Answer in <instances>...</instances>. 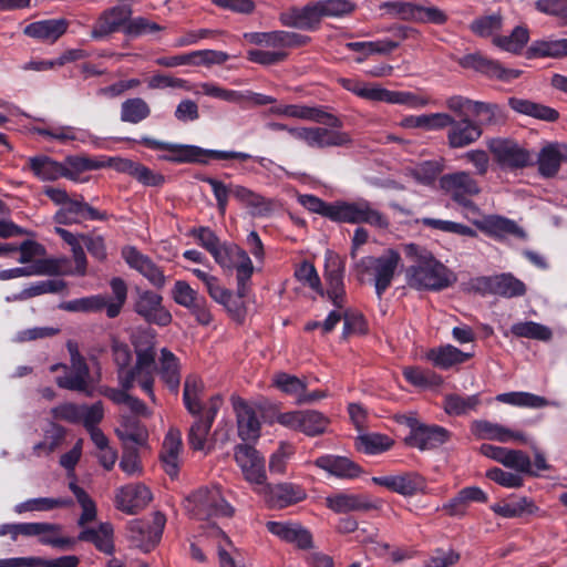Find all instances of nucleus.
I'll list each match as a JSON object with an SVG mask.
<instances>
[{"mask_svg":"<svg viewBox=\"0 0 567 567\" xmlns=\"http://www.w3.org/2000/svg\"><path fill=\"white\" fill-rule=\"evenodd\" d=\"M404 251L414 264L406 269L408 285L417 290L439 291L450 287L455 277L434 256L414 244L405 245Z\"/></svg>","mask_w":567,"mask_h":567,"instance_id":"f257e3e1","label":"nucleus"},{"mask_svg":"<svg viewBox=\"0 0 567 567\" xmlns=\"http://www.w3.org/2000/svg\"><path fill=\"white\" fill-rule=\"evenodd\" d=\"M336 223L369 224L373 227L385 229L389 227L386 215L378 210L369 200L360 198L353 202H336Z\"/></svg>","mask_w":567,"mask_h":567,"instance_id":"f03ea898","label":"nucleus"},{"mask_svg":"<svg viewBox=\"0 0 567 567\" xmlns=\"http://www.w3.org/2000/svg\"><path fill=\"white\" fill-rule=\"evenodd\" d=\"M112 350L120 385L124 388L137 385L153 402H156L154 379H150V382L144 384V377H142V370L137 369V361L133 365L131 364L133 358L130 347L125 343L114 342Z\"/></svg>","mask_w":567,"mask_h":567,"instance_id":"7ed1b4c3","label":"nucleus"},{"mask_svg":"<svg viewBox=\"0 0 567 567\" xmlns=\"http://www.w3.org/2000/svg\"><path fill=\"white\" fill-rule=\"evenodd\" d=\"M187 509L197 519L230 517L234 508L223 497L218 487L199 488L187 498Z\"/></svg>","mask_w":567,"mask_h":567,"instance_id":"20e7f679","label":"nucleus"},{"mask_svg":"<svg viewBox=\"0 0 567 567\" xmlns=\"http://www.w3.org/2000/svg\"><path fill=\"white\" fill-rule=\"evenodd\" d=\"M224 269L237 271V293L243 298L247 293L246 284L254 272L252 262L247 252L235 244H220L212 255Z\"/></svg>","mask_w":567,"mask_h":567,"instance_id":"39448f33","label":"nucleus"},{"mask_svg":"<svg viewBox=\"0 0 567 567\" xmlns=\"http://www.w3.org/2000/svg\"><path fill=\"white\" fill-rule=\"evenodd\" d=\"M234 458L243 476L255 492L266 488L267 473L264 456L251 445L238 444L234 449Z\"/></svg>","mask_w":567,"mask_h":567,"instance_id":"423d86ee","label":"nucleus"},{"mask_svg":"<svg viewBox=\"0 0 567 567\" xmlns=\"http://www.w3.org/2000/svg\"><path fill=\"white\" fill-rule=\"evenodd\" d=\"M439 183L445 195L467 208L473 207L472 198L481 193L478 182L465 171L444 174Z\"/></svg>","mask_w":567,"mask_h":567,"instance_id":"0eeeda50","label":"nucleus"},{"mask_svg":"<svg viewBox=\"0 0 567 567\" xmlns=\"http://www.w3.org/2000/svg\"><path fill=\"white\" fill-rule=\"evenodd\" d=\"M401 261L398 251L386 250L379 257H365L360 260V266L374 278L375 292L379 298L391 286L396 268Z\"/></svg>","mask_w":567,"mask_h":567,"instance_id":"6e6552de","label":"nucleus"},{"mask_svg":"<svg viewBox=\"0 0 567 567\" xmlns=\"http://www.w3.org/2000/svg\"><path fill=\"white\" fill-rule=\"evenodd\" d=\"M339 127L323 126H300L298 130H290V136L303 142L311 148L342 147L351 143V136Z\"/></svg>","mask_w":567,"mask_h":567,"instance_id":"1a4fd4ad","label":"nucleus"},{"mask_svg":"<svg viewBox=\"0 0 567 567\" xmlns=\"http://www.w3.org/2000/svg\"><path fill=\"white\" fill-rule=\"evenodd\" d=\"M133 141L150 150L159 151L158 159L175 164H200V155L204 153L203 148L196 145L164 142L148 136H142L140 140Z\"/></svg>","mask_w":567,"mask_h":567,"instance_id":"9d476101","label":"nucleus"},{"mask_svg":"<svg viewBox=\"0 0 567 567\" xmlns=\"http://www.w3.org/2000/svg\"><path fill=\"white\" fill-rule=\"evenodd\" d=\"M166 517L155 512L152 519H134L128 523L127 530L132 542L143 551H150L161 540Z\"/></svg>","mask_w":567,"mask_h":567,"instance_id":"9b49d317","label":"nucleus"},{"mask_svg":"<svg viewBox=\"0 0 567 567\" xmlns=\"http://www.w3.org/2000/svg\"><path fill=\"white\" fill-rule=\"evenodd\" d=\"M69 274H72V271L70 260L66 257L41 258L30 266L1 270L0 280L32 276H69Z\"/></svg>","mask_w":567,"mask_h":567,"instance_id":"f8f14e48","label":"nucleus"},{"mask_svg":"<svg viewBox=\"0 0 567 567\" xmlns=\"http://www.w3.org/2000/svg\"><path fill=\"white\" fill-rule=\"evenodd\" d=\"M277 421L288 429L300 431L309 436L323 433L329 424L328 417L316 410L281 413Z\"/></svg>","mask_w":567,"mask_h":567,"instance_id":"ddd939ff","label":"nucleus"},{"mask_svg":"<svg viewBox=\"0 0 567 567\" xmlns=\"http://www.w3.org/2000/svg\"><path fill=\"white\" fill-rule=\"evenodd\" d=\"M372 482L405 497H412L420 493L425 494L427 487L426 480L416 472L373 476Z\"/></svg>","mask_w":567,"mask_h":567,"instance_id":"4468645a","label":"nucleus"},{"mask_svg":"<svg viewBox=\"0 0 567 567\" xmlns=\"http://www.w3.org/2000/svg\"><path fill=\"white\" fill-rule=\"evenodd\" d=\"M134 310L148 323L166 327L172 322V315L163 306L162 296L152 290H137Z\"/></svg>","mask_w":567,"mask_h":567,"instance_id":"2eb2a0df","label":"nucleus"},{"mask_svg":"<svg viewBox=\"0 0 567 567\" xmlns=\"http://www.w3.org/2000/svg\"><path fill=\"white\" fill-rule=\"evenodd\" d=\"M132 343L137 358V369L142 370L145 384L150 379H154L156 334L151 329L138 330L132 336Z\"/></svg>","mask_w":567,"mask_h":567,"instance_id":"dca6fc26","label":"nucleus"},{"mask_svg":"<svg viewBox=\"0 0 567 567\" xmlns=\"http://www.w3.org/2000/svg\"><path fill=\"white\" fill-rule=\"evenodd\" d=\"M487 146L504 168H523L532 163L530 153L511 140L493 138Z\"/></svg>","mask_w":567,"mask_h":567,"instance_id":"f3484780","label":"nucleus"},{"mask_svg":"<svg viewBox=\"0 0 567 567\" xmlns=\"http://www.w3.org/2000/svg\"><path fill=\"white\" fill-rule=\"evenodd\" d=\"M344 266L337 256H329L326 259L324 281L327 289L324 296L336 308L342 309L347 302L344 288Z\"/></svg>","mask_w":567,"mask_h":567,"instance_id":"a211bd4d","label":"nucleus"},{"mask_svg":"<svg viewBox=\"0 0 567 567\" xmlns=\"http://www.w3.org/2000/svg\"><path fill=\"white\" fill-rule=\"evenodd\" d=\"M460 65L466 69H473L489 78L497 79L503 82H511L519 78L520 70L507 69L498 61L488 59L480 52L470 53L462 56L458 61Z\"/></svg>","mask_w":567,"mask_h":567,"instance_id":"6ab92c4d","label":"nucleus"},{"mask_svg":"<svg viewBox=\"0 0 567 567\" xmlns=\"http://www.w3.org/2000/svg\"><path fill=\"white\" fill-rule=\"evenodd\" d=\"M150 488L142 483H131L115 493V506L123 513L133 515L144 509L152 501Z\"/></svg>","mask_w":567,"mask_h":567,"instance_id":"aec40b11","label":"nucleus"},{"mask_svg":"<svg viewBox=\"0 0 567 567\" xmlns=\"http://www.w3.org/2000/svg\"><path fill=\"white\" fill-rule=\"evenodd\" d=\"M477 289L504 298L522 297L526 293L525 284L512 274L482 277L477 280Z\"/></svg>","mask_w":567,"mask_h":567,"instance_id":"412c9836","label":"nucleus"},{"mask_svg":"<svg viewBox=\"0 0 567 567\" xmlns=\"http://www.w3.org/2000/svg\"><path fill=\"white\" fill-rule=\"evenodd\" d=\"M122 256L126 264L145 277L154 287L161 289L166 284L163 270L146 255H143L135 247H125Z\"/></svg>","mask_w":567,"mask_h":567,"instance_id":"4be33fe9","label":"nucleus"},{"mask_svg":"<svg viewBox=\"0 0 567 567\" xmlns=\"http://www.w3.org/2000/svg\"><path fill=\"white\" fill-rule=\"evenodd\" d=\"M132 16V8L130 4H117L109 10H105L96 21L91 35L93 39H101L110 33L117 31L130 22Z\"/></svg>","mask_w":567,"mask_h":567,"instance_id":"5701e85b","label":"nucleus"},{"mask_svg":"<svg viewBox=\"0 0 567 567\" xmlns=\"http://www.w3.org/2000/svg\"><path fill=\"white\" fill-rule=\"evenodd\" d=\"M261 494L266 502L276 508H285L302 502L307 497L306 491L299 485L291 483H281L270 486L266 482V488L258 492Z\"/></svg>","mask_w":567,"mask_h":567,"instance_id":"b1692460","label":"nucleus"},{"mask_svg":"<svg viewBox=\"0 0 567 567\" xmlns=\"http://www.w3.org/2000/svg\"><path fill=\"white\" fill-rule=\"evenodd\" d=\"M71 352V370L63 377L56 378L60 388L87 392L90 388V371L83 357L69 346Z\"/></svg>","mask_w":567,"mask_h":567,"instance_id":"393cba45","label":"nucleus"},{"mask_svg":"<svg viewBox=\"0 0 567 567\" xmlns=\"http://www.w3.org/2000/svg\"><path fill=\"white\" fill-rule=\"evenodd\" d=\"M266 527L269 533L284 542L296 545L300 549H309L313 546L311 533L296 522H268Z\"/></svg>","mask_w":567,"mask_h":567,"instance_id":"a878e982","label":"nucleus"},{"mask_svg":"<svg viewBox=\"0 0 567 567\" xmlns=\"http://www.w3.org/2000/svg\"><path fill=\"white\" fill-rule=\"evenodd\" d=\"M447 127L446 138L451 148H464L480 140L483 134L481 125L470 117L456 121L452 115V123Z\"/></svg>","mask_w":567,"mask_h":567,"instance_id":"bb28decb","label":"nucleus"},{"mask_svg":"<svg viewBox=\"0 0 567 567\" xmlns=\"http://www.w3.org/2000/svg\"><path fill=\"white\" fill-rule=\"evenodd\" d=\"M231 403L236 413L239 437L243 441L258 439L260 435V422L254 408L238 396H233Z\"/></svg>","mask_w":567,"mask_h":567,"instance_id":"cd10ccee","label":"nucleus"},{"mask_svg":"<svg viewBox=\"0 0 567 567\" xmlns=\"http://www.w3.org/2000/svg\"><path fill=\"white\" fill-rule=\"evenodd\" d=\"M450 437L449 431L439 425L422 423L413 434L405 437V443L420 451L432 450L444 444Z\"/></svg>","mask_w":567,"mask_h":567,"instance_id":"c85d7f7f","label":"nucleus"},{"mask_svg":"<svg viewBox=\"0 0 567 567\" xmlns=\"http://www.w3.org/2000/svg\"><path fill=\"white\" fill-rule=\"evenodd\" d=\"M154 363V373L156 372L162 382L172 391L177 393L181 384V361L167 348H162L159 355Z\"/></svg>","mask_w":567,"mask_h":567,"instance_id":"c756f323","label":"nucleus"},{"mask_svg":"<svg viewBox=\"0 0 567 567\" xmlns=\"http://www.w3.org/2000/svg\"><path fill=\"white\" fill-rule=\"evenodd\" d=\"M280 21L286 27L312 31L318 28L321 16L317 2H312L302 8H291L281 13Z\"/></svg>","mask_w":567,"mask_h":567,"instance_id":"7c9ffc66","label":"nucleus"},{"mask_svg":"<svg viewBox=\"0 0 567 567\" xmlns=\"http://www.w3.org/2000/svg\"><path fill=\"white\" fill-rule=\"evenodd\" d=\"M472 432L475 436L482 440H495L502 443L517 441L520 443H528L527 436L519 431H513L501 424L492 423L489 421H474L472 424Z\"/></svg>","mask_w":567,"mask_h":567,"instance_id":"2f4dec72","label":"nucleus"},{"mask_svg":"<svg viewBox=\"0 0 567 567\" xmlns=\"http://www.w3.org/2000/svg\"><path fill=\"white\" fill-rule=\"evenodd\" d=\"M68 25L65 19L41 20L28 24L23 33L41 42L54 43L66 32Z\"/></svg>","mask_w":567,"mask_h":567,"instance_id":"473e14b6","label":"nucleus"},{"mask_svg":"<svg viewBox=\"0 0 567 567\" xmlns=\"http://www.w3.org/2000/svg\"><path fill=\"white\" fill-rule=\"evenodd\" d=\"M231 195L254 217H265L271 212V202L250 188L235 185L231 187Z\"/></svg>","mask_w":567,"mask_h":567,"instance_id":"72a5a7b5","label":"nucleus"},{"mask_svg":"<svg viewBox=\"0 0 567 567\" xmlns=\"http://www.w3.org/2000/svg\"><path fill=\"white\" fill-rule=\"evenodd\" d=\"M219 398L212 399V406L205 416H200L196 420L188 432V444L196 451H203L206 446L207 436L213 425L215 415L219 408Z\"/></svg>","mask_w":567,"mask_h":567,"instance_id":"f704fd0d","label":"nucleus"},{"mask_svg":"<svg viewBox=\"0 0 567 567\" xmlns=\"http://www.w3.org/2000/svg\"><path fill=\"white\" fill-rule=\"evenodd\" d=\"M473 502H487L486 493L477 486L462 488L457 495L445 503L442 508L450 516H464L468 505Z\"/></svg>","mask_w":567,"mask_h":567,"instance_id":"c9c22d12","label":"nucleus"},{"mask_svg":"<svg viewBox=\"0 0 567 567\" xmlns=\"http://www.w3.org/2000/svg\"><path fill=\"white\" fill-rule=\"evenodd\" d=\"M315 465L339 478H353L360 474V467L343 456L323 455L315 461Z\"/></svg>","mask_w":567,"mask_h":567,"instance_id":"e433bc0d","label":"nucleus"},{"mask_svg":"<svg viewBox=\"0 0 567 567\" xmlns=\"http://www.w3.org/2000/svg\"><path fill=\"white\" fill-rule=\"evenodd\" d=\"M452 123L449 113H431L422 115H409L402 118L400 125L404 128H424L426 131L444 130Z\"/></svg>","mask_w":567,"mask_h":567,"instance_id":"4c0bfd02","label":"nucleus"},{"mask_svg":"<svg viewBox=\"0 0 567 567\" xmlns=\"http://www.w3.org/2000/svg\"><path fill=\"white\" fill-rule=\"evenodd\" d=\"M288 117L312 121L332 127L342 126V122L333 114L327 113L321 107H312L302 104H288Z\"/></svg>","mask_w":567,"mask_h":567,"instance_id":"58836bf2","label":"nucleus"},{"mask_svg":"<svg viewBox=\"0 0 567 567\" xmlns=\"http://www.w3.org/2000/svg\"><path fill=\"white\" fill-rule=\"evenodd\" d=\"M508 105L519 114L547 122H555L559 117V113L555 109L526 99L509 97Z\"/></svg>","mask_w":567,"mask_h":567,"instance_id":"ea45409f","label":"nucleus"},{"mask_svg":"<svg viewBox=\"0 0 567 567\" xmlns=\"http://www.w3.org/2000/svg\"><path fill=\"white\" fill-rule=\"evenodd\" d=\"M327 506L336 513H348L353 511H368L374 505L362 495L337 494L326 498Z\"/></svg>","mask_w":567,"mask_h":567,"instance_id":"a19ab883","label":"nucleus"},{"mask_svg":"<svg viewBox=\"0 0 567 567\" xmlns=\"http://www.w3.org/2000/svg\"><path fill=\"white\" fill-rule=\"evenodd\" d=\"M116 434L123 442L124 447L144 446L147 441L146 429L134 417H124L116 429Z\"/></svg>","mask_w":567,"mask_h":567,"instance_id":"79ce46f5","label":"nucleus"},{"mask_svg":"<svg viewBox=\"0 0 567 567\" xmlns=\"http://www.w3.org/2000/svg\"><path fill=\"white\" fill-rule=\"evenodd\" d=\"M204 383L196 374H189L184 382L183 401L186 410L193 415H199L203 411L202 396Z\"/></svg>","mask_w":567,"mask_h":567,"instance_id":"37998d69","label":"nucleus"},{"mask_svg":"<svg viewBox=\"0 0 567 567\" xmlns=\"http://www.w3.org/2000/svg\"><path fill=\"white\" fill-rule=\"evenodd\" d=\"M496 400L505 404L532 409H540L549 405L559 406V403L556 401H548L544 396L529 392L502 393L496 396Z\"/></svg>","mask_w":567,"mask_h":567,"instance_id":"c03bdc74","label":"nucleus"},{"mask_svg":"<svg viewBox=\"0 0 567 567\" xmlns=\"http://www.w3.org/2000/svg\"><path fill=\"white\" fill-rule=\"evenodd\" d=\"M563 162L560 144H548L538 154V171L544 177H553L558 173Z\"/></svg>","mask_w":567,"mask_h":567,"instance_id":"a18cd8bd","label":"nucleus"},{"mask_svg":"<svg viewBox=\"0 0 567 567\" xmlns=\"http://www.w3.org/2000/svg\"><path fill=\"white\" fill-rule=\"evenodd\" d=\"M38 534L39 543L59 549H70L75 545V539L62 535V526L53 523L41 522Z\"/></svg>","mask_w":567,"mask_h":567,"instance_id":"49530a36","label":"nucleus"},{"mask_svg":"<svg viewBox=\"0 0 567 567\" xmlns=\"http://www.w3.org/2000/svg\"><path fill=\"white\" fill-rule=\"evenodd\" d=\"M55 234H58L71 248L73 260L75 264V268L72 269L70 266V269L72 271L71 275H78V276H84L86 274V267H87V260L84 252V249L82 247L81 243V235L76 236L72 234L71 231L62 228V227H55L54 228Z\"/></svg>","mask_w":567,"mask_h":567,"instance_id":"de8ad7c7","label":"nucleus"},{"mask_svg":"<svg viewBox=\"0 0 567 567\" xmlns=\"http://www.w3.org/2000/svg\"><path fill=\"white\" fill-rule=\"evenodd\" d=\"M529 58L560 59L567 56V39L537 40L528 48Z\"/></svg>","mask_w":567,"mask_h":567,"instance_id":"09e8293b","label":"nucleus"},{"mask_svg":"<svg viewBox=\"0 0 567 567\" xmlns=\"http://www.w3.org/2000/svg\"><path fill=\"white\" fill-rule=\"evenodd\" d=\"M472 354L465 353L454 346L446 344L432 349L427 353L429 360L441 369H449L455 364L465 362Z\"/></svg>","mask_w":567,"mask_h":567,"instance_id":"8fccbe9b","label":"nucleus"},{"mask_svg":"<svg viewBox=\"0 0 567 567\" xmlns=\"http://www.w3.org/2000/svg\"><path fill=\"white\" fill-rule=\"evenodd\" d=\"M100 168H103V164L100 163V159L86 156L71 155L68 156L63 163L64 177L73 182H81L80 175L82 173Z\"/></svg>","mask_w":567,"mask_h":567,"instance_id":"3c124183","label":"nucleus"},{"mask_svg":"<svg viewBox=\"0 0 567 567\" xmlns=\"http://www.w3.org/2000/svg\"><path fill=\"white\" fill-rule=\"evenodd\" d=\"M73 505L71 498L37 497L21 502L14 506L17 514L27 512H49L55 508L70 507Z\"/></svg>","mask_w":567,"mask_h":567,"instance_id":"603ef678","label":"nucleus"},{"mask_svg":"<svg viewBox=\"0 0 567 567\" xmlns=\"http://www.w3.org/2000/svg\"><path fill=\"white\" fill-rule=\"evenodd\" d=\"M151 115V106L142 97H131L122 102L120 118L124 123L137 124Z\"/></svg>","mask_w":567,"mask_h":567,"instance_id":"864d4df0","label":"nucleus"},{"mask_svg":"<svg viewBox=\"0 0 567 567\" xmlns=\"http://www.w3.org/2000/svg\"><path fill=\"white\" fill-rule=\"evenodd\" d=\"M33 174L42 181H56L64 177L63 164L48 156H38L29 159Z\"/></svg>","mask_w":567,"mask_h":567,"instance_id":"5fc2aeb1","label":"nucleus"},{"mask_svg":"<svg viewBox=\"0 0 567 567\" xmlns=\"http://www.w3.org/2000/svg\"><path fill=\"white\" fill-rule=\"evenodd\" d=\"M529 40L526 27L517 25L509 35H496L492 42L495 47L511 53H518Z\"/></svg>","mask_w":567,"mask_h":567,"instance_id":"6e6d98bb","label":"nucleus"},{"mask_svg":"<svg viewBox=\"0 0 567 567\" xmlns=\"http://www.w3.org/2000/svg\"><path fill=\"white\" fill-rule=\"evenodd\" d=\"M338 82L344 90L352 92L361 99L372 102H382L384 87L380 85H369L360 80L348 78H341Z\"/></svg>","mask_w":567,"mask_h":567,"instance_id":"4d7b16f0","label":"nucleus"},{"mask_svg":"<svg viewBox=\"0 0 567 567\" xmlns=\"http://www.w3.org/2000/svg\"><path fill=\"white\" fill-rule=\"evenodd\" d=\"M63 208L76 218L78 224L82 220H104L107 217L106 213L90 206L82 196L71 197Z\"/></svg>","mask_w":567,"mask_h":567,"instance_id":"13d9d810","label":"nucleus"},{"mask_svg":"<svg viewBox=\"0 0 567 567\" xmlns=\"http://www.w3.org/2000/svg\"><path fill=\"white\" fill-rule=\"evenodd\" d=\"M480 404V394L466 396L450 394L444 400V410L450 415H464L472 411H476Z\"/></svg>","mask_w":567,"mask_h":567,"instance_id":"bf43d9fd","label":"nucleus"},{"mask_svg":"<svg viewBox=\"0 0 567 567\" xmlns=\"http://www.w3.org/2000/svg\"><path fill=\"white\" fill-rule=\"evenodd\" d=\"M113 529L109 524H102L97 529H84L80 533L79 539L91 542L95 547L106 554L113 551Z\"/></svg>","mask_w":567,"mask_h":567,"instance_id":"052dcab7","label":"nucleus"},{"mask_svg":"<svg viewBox=\"0 0 567 567\" xmlns=\"http://www.w3.org/2000/svg\"><path fill=\"white\" fill-rule=\"evenodd\" d=\"M195 94H204L229 103H240L248 99L246 94L235 90H228L214 82H202L195 85Z\"/></svg>","mask_w":567,"mask_h":567,"instance_id":"680f3d73","label":"nucleus"},{"mask_svg":"<svg viewBox=\"0 0 567 567\" xmlns=\"http://www.w3.org/2000/svg\"><path fill=\"white\" fill-rule=\"evenodd\" d=\"M60 309L70 312H99L106 310V296L93 295L62 302Z\"/></svg>","mask_w":567,"mask_h":567,"instance_id":"e2e57ef3","label":"nucleus"},{"mask_svg":"<svg viewBox=\"0 0 567 567\" xmlns=\"http://www.w3.org/2000/svg\"><path fill=\"white\" fill-rule=\"evenodd\" d=\"M511 333L517 338H527L545 342L549 341L553 337L550 328L535 321L514 323L511 327Z\"/></svg>","mask_w":567,"mask_h":567,"instance_id":"0e129e2a","label":"nucleus"},{"mask_svg":"<svg viewBox=\"0 0 567 567\" xmlns=\"http://www.w3.org/2000/svg\"><path fill=\"white\" fill-rule=\"evenodd\" d=\"M400 41H392L388 39L377 41H362V42H348L344 47L348 50L360 52L365 58L370 54H389L399 48Z\"/></svg>","mask_w":567,"mask_h":567,"instance_id":"69168bd1","label":"nucleus"},{"mask_svg":"<svg viewBox=\"0 0 567 567\" xmlns=\"http://www.w3.org/2000/svg\"><path fill=\"white\" fill-rule=\"evenodd\" d=\"M382 102L408 105L411 109H422L430 104V99L409 91H390L384 89Z\"/></svg>","mask_w":567,"mask_h":567,"instance_id":"338daca9","label":"nucleus"},{"mask_svg":"<svg viewBox=\"0 0 567 567\" xmlns=\"http://www.w3.org/2000/svg\"><path fill=\"white\" fill-rule=\"evenodd\" d=\"M110 287L113 299L106 297V316L115 318L120 315L127 299V285L122 278L114 277L110 280Z\"/></svg>","mask_w":567,"mask_h":567,"instance_id":"774afa93","label":"nucleus"}]
</instances>
